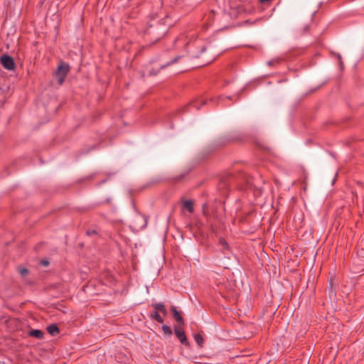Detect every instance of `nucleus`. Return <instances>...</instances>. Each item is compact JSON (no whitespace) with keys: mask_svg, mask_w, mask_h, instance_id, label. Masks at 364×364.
I'll use <instances>...</instances> for the list:
<instances>
[{"mask_svg":"<svg viewBox=\"0 0 364 364\" xmlns=\"http://www.w3.org/2000/svg\"><path fill=\"white\" fill-rule=\"evenodd\" d=\"M165 33V27L158 23L149 25L144 31V35L146 38L154 43L158 41Z\"/></svg>","mask_w":364,"mask_h":364,"instance_id":"obj_1","label":"nucleus"},{"mask_svg":"<svg viewBox=\"0 0 364 364\" xmlns=\"http://www.w3.org/2000/svg\"><path fill=\"white\" fill-rule=\"evenodd\" d=\"M232 184L240 186L241 188H245L248 186L254 185L253 179L247 173L240 171L235 174L230 175Z\"/></svg>","mask_w":364,"mask_h":364,"instance_id":"obj_2","label":"nucleus"},{"mask_svg":"<svg viewBox=\"0 0 364 364\" xmlns=\"http://www.w3.org/2000/svg\"><path fill=\"white\" fill-rule=\"evenodd\" d=\"M151 306L155 311L150 314L149 317L158 323H163L164 318L159 313H161L164 316H167L168 311L165 305L163 303H153Z\"/></svg>","mask_w":364,"mask_h":364,"instance_id":"obj_3","label":"nucleus"},{"mask_svg":"<svg viewBox=\"0 0 364 364\" xmlns=\"http://www.w3.org/2000/svg\"><path fill=\"white\" fill-rule=\"evenodd\" d=\"M70 71V66L68 64L62 62L58 67L57 70L55 73V76L58 78L59 85H62L65 79Z\"/></svg>","mask_w":364,"mask_h":364,"instance_id":"obj_4","label":"nucleus"},{"mask_svg":"<svg viewBox=\"0 0 364 364\" xmlns=\"http://www.w3.org/2000/svg\"><path fill=\"white\" fill-rule=\"evenodd\" d=\"M174 333L181 344L186 347L190 346V343L186 336L184 331L178 326H174Z\"/></svg>","mask_w":364,"mask_h":364,"instance_id":"obj_5","label":"nucleus"},{"mask_svg":"<svg viewBox=\"0 0 364 364\" xmlns=\"http://www.w3.org/2000/svg\"><path fill=\"white\" fill-rule=\"evenodd\" d=\"M0 61L3 67L6 70H12L15 68L14 59L8 55H3L0 58Z\"/></svg>","mask_w":364,"mask_h":364,"instance_id":"obj_6","label":"nucleus"},{"mask_svg":"<svg viewBox=\"0 0 364 364\" xmlns=\"http://www.w3.org/2000/svg\"><path fill=\"white\" fill-rule=\"evenodd\" d=\"M232 183L230 177L228 176V177L223 178L220 180L218 183V188L220 191L225 193L229 189L230 186L232 185Z\"/></svg>","mask_w":364,"mask_h":364,"instance_id":"obj_7","label":"nucleus"},{"mask_svg":"<svg viewBox=\"0 0 364 364\" xmlns=\"http://www.w3.org/2000/svg\"><path fill=\"white\" fill-rule=\"evenodd\" d=\"M170 311L173 315V317L179 325L184 324V319L181 315V313L176 309V306H171Z\"/></svg>","mask_w":364,"mask_h":364,"instance_id":"obj_8","label":"nucleus"},{"mask_svg":"<svg viewBox=\"0 0 364 364\" xmlns=\"http://www.w3.org/2000/svg\"><path fill=\"white\" fill-rule=\"evenodd\" d=\"M182 209L186 210L190 213L194 212V203L192 200L181 199Z\"/></svg>","mask_w":364,"mask_h":364,"instance_id":"obj_9","label":"nucleus"},{"mask_svg":"<svg viewBox=\"0 0 364 364\" xmlns=\"http://www.w3.org/2000/svg\"><path fill=\"white\" fill-rule=\"evenodd\" d=\"M206 103L207 100L203 99H198L191 102L190 104L188 105V107L189 108L193 107H195L196 109H199L202 105H205Z\"/></svg>","mask_w":364,"mask_h":364,"instance_id":"obj_10","label":"nucleus"},{"mask_svg":"<svg viewBox=\"0 0 364 364\" xmlns=\"http://www.w3.org/2000/svg\"><path fill=\"white\" fill-rule=\"evenodd\" d=\"M28 335L38 339H42L44 337V333L39 329H31L28 332Z\"/></svg>","mask_w":364,"mask_h":364,"instance_id":"obj_11","label":"nucleus"},{"mask_svg":"<svg viewBox=\"0 0 364 364\" xmlns=\"http://www.w3.org/2000/svg\"><path fill=\"white\" fill-rule=\"evenodd\" d=\"M48 332L51 336H55L59 333V328L56 324H51L47 327Z\"/></svg>","mask_w":364,"mask_h":364,"instance_id":"obj_12","label":"nucleus"},{"mask_svg":"<svg viewBox=\"0 0 364 364\" xmlns=\"http://www.w3.org/2000/svg\"><path fill=\"white\" fill-rule=\"evenodd\" d=\"M194 340L200 347H203L204 340L200 333H196L194 335Z\"/></svg>","mask_w":364,"mask_h":364,"instance_id":"obj_13","label":"nucleus"},{"mask_svg":"<svg viewBox=\"0 0 364 364\" xmlns=\"http://www.w3.org/2000/svg\"><path fill=\"white\" fill-rule=\"evenodd\" d=\"M218 245L222 247V251L223 252H224L225 250H229V245H228V243L223 237H220L219 239Z\"/></svg>","mask_w":364,"mask_h":364,"instance_id":"obj_14","label":"nucleus"},{"mask_svg":"<svg viewBox=\"0 0 364 364\" xmlns=\"http://www.w3.org/2000/svg\"><path fill=\"white\" fill-rule=\"evenodd\" d=\"M162 331L165 335L171 336L173 332L170 326L167 325H163L161 327Z\"/></svg>","mask_w":364,"mask_h":364,"instance_id":"obj_15","label":"nucleus"},{"mask_svg":"<svg viewBox=\"0 0 364 364\" xmlns=\"http://www.w3.org/2000/svg\"><path fill=\"white\" fill-rule=\"evenodd\" d=\"M181 57H182L181 55H178V56H176V57L175 58H173V59L170 63H168V64H166V65H164V66H161V68H165V67H166V66H167V65H171V64H173V63H177V62L179 60V59H181Z\"/></svg>","mask_w":364,"mask_h":364,"instance_id":"obj_16","label":"nucleus"},{"mask_svg":"<svg viewBox=\"0 0 364 364\" xmlns=\"http://www.w3.org/2000/svg\"><path fill=\"white\" fill-rule=\"evenodd\" d=\"M19 273L22 277H26L28 274V270L26 268H21L19 269Z\"/></svg>","mask_w":364,"mask_h":364,"instance_id":"obj_17","label":"nucleus"},{"mask_svg":"<svg viewBox=\"0 0 364 364\" xmlns=\"http://www.w3.org/2000/svg\"><path fill=\"white\" fill-rule=\"evenodd\" d=\"M280 60H281L279 58L273 59L272 60L268 61L267 64L269 65H274V64H278V63H279Z\"/></svg>","mask_w":364,"mask_h":364,"instance_id":"obj_18","label":"nucleus"},{"mask_svg":"<svg viewBox=\"0 0 364 364\" xmlns=\"http://www.w3.org/2000/svg\"><path fill=\"white\" fill-rule=\"evenodd\" d=\"M207 207H208L207 203H204V204L203 205V207H202V208H203V215H205V216H207V215H208V213H207V210H206Z\"/></svg>","mask_w":364,"mask_h":364,"instance_id":"obj_19","label":"nucleus"},{"mask_svg":"<svg viewBox=\"0 0 364 364\" xmlns=\"http://www.w3.org/2000/svg\"><path fill=\"white\" fill-rule=\"evenodd\" d=\"M96 234H97V232L95 230H88L87 231V235H96Z\"/></svg>","mask_w":364,"mask_h":364,"instance_id":"obj_20","label":"nucleus"},{"mask_svg":"<svg viewBox=\"0 0 364 364\" xmlns=\"http://www.w3.org/2000/svg\"><path fill=\"white\" fill-rule=\"evenodd\" d=\"M272 0H259V2L262 4H268L270 1H272Z\"/></svg>","mask_w":364,"mask_h":364,"instance_id":"obj_21","label":"nucleus"},{"mask_svg":"<svg viewBox=\"0 0 364 364\" xmlns=\"http://www.w3.org/2000/svg\"><path fill=\"white\" fill-rule=\"evenodd\" d=\"M41 264L43 265V266H48L49 264V262L48 260H42L41 261Z\"/></svg>","mask_w":364,"mask_h":364,"instance_id":"obj_22","label":"nucleus"},{"mask_svg":"<svg viewBox=\"0 0 364 364\" xmlns=\"http://www.w3.org/2000/svg\"><path fill=\"white\" fill-rule=\"evenodd\" d=\"M338 58L339 60V62H340V65H341V67H343V62L341 60V56L340 54H338Z\"/></svg>","mask_w":364,"mask_h":364,"instance_id":"obj_23","label":"nucleus"},{"mask_svg":"<svg viewBox=\"0 0 364 364\" xmlns=\"http://www.w3.org/2000/svg\"><path fill=\"white\" fill-rule=\"evenodd\" d=\"M238 139L237 138H235V137H230L228 141H236Z\"/></svg>","mask_w":364,"mask_h":364,"instance_id":"obj_24","label":"nucleus"},{"mask_svg":"<svg viewBox=\"0 0 364 364\" xmlns=\"http://www.w3.org/2000/svg\"><path fill=\"white\" fill-rule=\"evenodd\" d=\"M224 99H225V97H219L218 99L217 100V102L219 103L220 100L223 101Z\"/></svg>","mask_w":364,"mask_h":364,"instance_id":"obj_25","label":"nucleus"},{"mask_svg":"<svg viewBox=\"0 0 364 364\" xmlns=\"http://www.w3.org/2000/svg\"><path fill=\"white\" fill-rule=\"evenodd\" d=\"M205 50V46H202L201 47V50H200V53H203Z\"/></svg>","mask_w":364,"mask_h":364,"instance_id":"obj_26","label":"nucleus"},{"mask_svg":"<svg viewBox=\"0 0 364 364\" xmlns=\"http://www.w3.org/2000/svg\"><path fill=\"white\" fill-rule=\"evenodd\" d=\"M183 176H184L183 175H181V176H178V177L176 178V180H177V181L181 180V179H182V178H183Z\"/></svg>","mask_w":364,"mask_h":364,"instance_id":"obj_27","label":"nucleus"},{"mask_svg":"<svg viewBox=\"0 0 364 364\" xmlns=\"http://www.w3.org/2000/svg\"><path fill=\"white\" fill-rule=\"evenodd\" d=\"M199 55L198 54H192V57L198 58Z\"/></svg>","mask_w":364,"mask_h":364,"instance_id":"obj_28","label":"nucleus"},{"mask_svg":"<svg viewBox=\"0 0 364 364\" xmlns=\"http://www.w3.org/2000/svg\"><path fill=\"white\" fill-rule=\"evenodd\" d=\"M308 30H309V26H306L304 27V31H307Z\"/></svg>","mask_w":364,"mask_h":364,"instance_id":"obj_29","label":"nucleus"},{"mask_svg":"<svg viewBox=\"0 0 364 364\" xmlns=\"http://www.w3.org/2000/svg\"><path fill=\"white\" fill-rule=\"evenodd\" d=\"M156 73H153L151 70L149 71V75H156Z\"/></svg>","mask_w":364,"mask_h":364,"instance_id":"obj_30","label":"nucleus"},{"mask_svg":"<svg viewBox=\"0 0 364 364\" xmlns=\"http://www.w3.org/2000/svg\"><path fill=\"white\" fill-rule=\"evenodd\" d=\"M214 100H215L214 99H210V102H214Z\"/></svg>","mask_w":364,"mask_h":364,"instance_id":"obj_31","label":"nucleus"},{"mask_svg":"<svg viewBox=\"0 0 364 364\" xmlns=\"http://www.w3.org/2000/svg\"><path fill=\"white\" fill-rule=\"evenodd\" d=\"M190 45V42L186 43V46H188Z\"/></svg>","mask_w":364,"mask_h":364,"instance_id":"obj_32","label":"nucleus"},{"mask_svg":"<svg viewBox=\"0 0 364 364\" xmlns=\"http://www.w3.org/2000/svg\"><path fill=\"white\" fill-rule=\"evenodd\" d=\"M225 99L230 100V97H226Z\"/></svg>","mask_w":364,"mask_h":364,"instance_id":"obj_33","label":"nucleus"}]
</instances>
